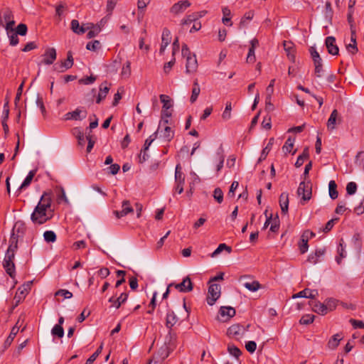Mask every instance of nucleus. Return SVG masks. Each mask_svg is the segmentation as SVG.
I'll list each match as a JSON object with an SVG mask.
<instances>
[{"label":"nucleus","instance_id":"nucleus-1","mask_svg":"<svg viewBox=\"0 0 364 364\" xmlns=\"http://www.w3.org/2000/svg\"><path fill=\"white\" fill-rule=\"evenodd\" d=\"M50 207V194L45 192L31 215V221L34 224L42 225L50 220L53 216Z\"/></svg>","mask_w":364,"mask_h":364},{"label":"nucleus","instance_id":"nucleus-2","mask_svg":"<svg viewBox=\"0 0 364 364\" xmlns=\"http://www.w3.org/2000/svg\"><path fill=\"white\" fill-rule=\"evenodd\" d=\"M18 236L15 235L14 233L11 235L9 245L2 262L5 272L13 279H15L16 275L14 259L18 250Z\"/></svg>","mask_w":364,"mask_h":364},{"label":"nucleus","instance_id":"nucleus-3","mask_svg":"<svg viewBox=\"0 0 364 364\" xmlns=\"http://www.w3.org/2000/svg\"><path fill=\"white\" fill-rule=\"evenodd\" d=\"M176 335L168 331L166 337L165 343L159 349L157 353L153 356L147 364H161L163 361L168 357L171 351L175 348Z\"/></svg>","mask_w":364,"mask_h":364},{"label":"nucleus","instance_id":"nucleus-4","mask_svg":"<svg viewBox=\"0 0 364 364\" xmlns=\"http://www.w3.org/2000/svg\"><path fill=\"white\" fill-rule=\"evenodd\" d=\"M4 23H5L4 28L6 30L12 28L15 25L13 12L8 7L2 8L0 10V25H4Z\"/></svg>","mask_w":364,"mask_h":364},{"label":"nucleus","instance_id":"nucleus-5","mask_svg":"<svg viewBox=\"0 0 364 364\" xmlns=\"http://www.w3.org/2000/svg\"><path fill=\"white\" fill-rule=\"evenodd\" d=\"M168 123V119H164L162 123H160L156 132L160 134V137H162L165 141L169 142L174 136V131L166 125Z\"/></svg>","mask_w":364,"mask_h":364},{"label":"nucleus","instance_id":"nucleus-6","mask_svg":"<svg viewBox=\"0 0 364 364\" xmlns=\"http://www.w3.org/2000/svg\"><path fill=\"white\" fill-rule=\"evenodd\" d=\"M297 194L302 196V201L301 202L302 204L309 200L311 198V184L309 183H306L304 181L301 182L297 189Z\"/></svg>","mask_w":364,"mask_h":364},{"label":"nucleus","instance_id":"nucleus-7","mask_svg":"<svg viewBox=\"0 0 364 364\" xmlns=\"http://www.w3.org/2000/svg\"><path fill=\"white\" fill-rule=\"evenodd\" d=\"M220 296V286L218 284H212L208 288L207 303L213 306Z\"/></svg>","mask_w":364,"mask_h":364},{"label":"nucleus","instance_id":"nucleus-8","mask_svg":"<svg viewBox=\"0 0 364 364\" xmlns=\"http://www.w3.org/2000/svg\"><path fill=\"white\" fill-rule=\"evenodd\" d=\"M87 117V111L83 109L82 108H77L73 112H69L66 113L63 119L65 121L68 120H82Z\"/></svg>","mask_w":364,"mask_h":364},{"label":"nucleus","instance_id":"nucleus-9","mask_svg":"<svg viewBox=\"0 0 364 364\" xmlns=\"http://www.w3.org/2000/svg\"><path fill=\"white\" fill-rule=\"evenodd\" d=\"M171 284H173V287L180 292L186 293L193 290V284L189 277H185L181 283L172 282Z\"/></svg>","mask_w":364,"mask_h":364},{"label":"nucleus","instance_id":"nucleus-10","mask_svg":"<svg viewBox=\"0 0 364 364\" xmlns=\"http://www.w3.org/2000/svg\"><path fill=\"white\" fill-rule=\"evenodd\" d=\"M134 213V208L131 205L130 201L128 200H124L122 201L121 210H114L113 212L116 218L118 219L127 215L129 213Z\"/></svg>","mask_w":364,"mask_h":364},{"label":"nucleus","instance_id":"nucleus-11","mask_svg":"<svg viewBox=\"0 0 364 364\" xmlns=\"http://www.w3.org/2000/svg\"><path fill=\"white\" fill-rule=\"evenodd\" d=\"M42 57L43 60L41 62V64H44L47 65H51L56 59V50L54 48H47Z\"/></svg>","mask_w":364,"mask_h":364},{"label":"nucleus","instance_id":"nucleus-12","mask_svg":"<svg viewBox=\"0 0 364 364\" xmlns=\"http://www.w3.org/2000/svg\"><path fill=\"white\" fill-rule=\"evenodd\" d=\"M191 5V4L188 0L179 1L171 6L170 12L173 15H178L183 13Z\"/></svg>","mask_w":364,"mask_h":364},{"label":"nucleus","instance_id":"nucleus-13","mask_svg":"<svg viewBox=\"0 0 364 364\" xmlns=\"http://www.w3.org/2000/svg\"><path fill=\"white\" fill-rule=\"evenodd\" d=\"M73 65V58L71 51H68L67 53V59L61 62L60 65L55 64L54 69L58 72H64L66 70L70 68Z\"/></svg>","mask_w":364,"mask_h":364},{"label":"nucleus","instance_id":"nucleus-14","mask_svg":"<svg viewBox=\"0 0 364 364\" xmlns=\"http://www.w3.org/2000/svg\"><path fill=\"white\" fill-rule=\"evenodd\" d=\"M326 46L329 54L336 55L338 54L339 49L336 44V38L333 36H328L325 41Z\"/></svg>","mask_w":364,"mask_h":364},{"label":"nucleus","instance_id":"nucleus-15","mask_svg":"<svg viewBox=\"0 0 364 364\" xmlns=\"http://www.w3.org/2000/svg\"><path fill=\"white\" fill-rule=\"evenodd\" d=\"M198 68V62L196 55H189L186 58V72L192 73L196 71Z\"/></svg>","mask_w":364,"mask_h":364},{"label":"nucleus","instance_id":"nucleus-16","mask_svg":"<svg viewBox=\"0 0 364 364\" xmlns=\"http://www.w3.org/2000/svg\"><path fill=\"white\" fill-rule=\"evenodd\" d=\"M128 299V294L122 292L117 298L112 296L109 299V302L112 303L111 307L119 309L122 304L125 303Z\"/></svg>","mask_w":364,"mask_h":364},{"label":"nucleus","instance_id":"nucleus-17","mask_svg":"<svg viewBox=\"0 0 364 364\" xmlns=\"http://www.w3.org/2000/svg\"><path fill=\"white\" fill-rule=\"evenodd\" d=\"M318 295V290L316 289H304V290L299 291V293L293 295V298H309V299H315Z\"/></svg>","mask_w":364,"mask_h":364},{"label":"nucleus","instance_id":"nucleus-18","mask_svg":"<svg viewBox=\"0 0 364 364\" xmlns=\"http://www.w3.org/2000/svg\"><path fill=\"white\" fill-rule=\"evenodd\" d=\"M161 45L159 50V53L163 54L165 51L166 47L168 46V44L171 42V32L170 31L165 28L163 30L162 32V37H161Z\"/></svg>","mask_w":364,"mask_h":364},{"label":"nucleus","instance_id":"nucleus-19","mask_svg":"<svg viewBox=\"0 0 364 364\" xmlns=\"http://www.w3.org/2000/svg\"><path fill=\"white\" fill-rule=\"evenodd\" d=\"M109 90L108 82L105 81L100 85L99 93L96 99V103L100 104L107 96Z\"/></svg>","mask_w":364,"mask_h":364},{"label":"nucleus","instance_id":"nucleus-20","mask_svg":"<svg viewBox=\"0 0 364 364\" xmlns=\"http://www.w3.org/2000/svg\"><path fill=\"white\" fill-rule=\"evenodd\" d=\"M309 304L311 306L312 310L318 314L323 316L328 313L325 303H321L318 301H313L310 302Z\"/></svg>","mask_w":364,"mask_h":364},{"label":"nucleus","instance_id":"nucleus-21","mask_svg":"<svg viewBox=\"0 0 364 364\" xmlns=\"http://www.w3.org/2000/svg\"><path fill=\"white\" fill-rule=\"evenodd\" d=\"M245 331L243 326L239 324L232 325L228 329V334L230 336H242Z\"/></svg>","mask_w":364,"mask_h":364},{"label":"nucleus","instance_id":"nucleus-22","mask_svg":"<svg viewBox=\"0 0 364 364\" xmlns=\"http://www.w3.org/2000/svg\"><path fill=\"white\" fill-rule=\"evenodd\" d=\"M90 27L89 26H80V23L78 21L73 19L71 21V29L73 31L77 34H83L85 33L87 30H89Z\"/></svg>","mask_w":364,"mask_h":364},{"label":"nucleus","instance_id":"nucleus-23","mask_svg":"<svg viewBox=\"0 0 364 364\" xmlns=\"http://www.w3.org/2000/svg\"><path fill=\"white\" fill-rule=\"evenodd\" d=\"M166 326L169 329L168 331H171V328L178 321V318L175 313L173 311H168L166 314Z\"/></svg>","mask_w":364,"mask_h":364},{"label":"nucleus","instance_id":"nucleus-24","mask_svg":"<svg viewBox=\"0 0 364 364\" xmlns=\"http://www.w3.org/2000/svg\"><path fill=\"white\" fill-rule=\"evenodd\" d=\"M36 173V170L30 171L28 172V175L26 176V177L25 178L24 181H23V183L18 188V191H21L22 190L30 186V184L31 183V181H32L33 177L35 176Z\"/></svg>","mask_w":364,"mask_h":364},{"label":"nucleus","instance_id":"nucleus-25","mask_svg":"<svg viewBox=\"0 0 364 364\" xmlns=\"http://www.w3.org/2000/svg\"><path fill=\"white\" fill-rule=\"evenodd\" d=\"M325 254L324 249L316 250L314 254H311L308 257V261L311 264H316L319 262L320 257Z\"/></svg>","mask_w":364,"mask_h":364},{"label":"nucleus","instance_id":"nucleus-26","mask_svg":"<svg viewBox=\"0 0 364 364\" xmlns=\"http://www.w3.org/2000/svg\"><path fill=\"white\" fill-rule=\"evenodd\" d=\"M220 314L223 318L225 317L228 320L235 315V310L230 306H222L220 309Z\"/></svg>","mask_w":364,"mask_h":364},{"label":"nucleus","instance_id":"nucleus-27","mask_svg":"<svg viewBox=\"0 0 364 364\" xmlns=\"http://www.w3.org/2000/svg\"><path fill=\"white\" fill-rule=\"evenodd\" d=\"M225 160L224 151L222 147H220L216 152V161H218V164L216 166L217 172L220 171V170L223 167Z\"/></svg>","mask_w":364,"mask_h":364},{"label":"nucleus","instance_id":"nucleus-28","mask_svg":"<svg viewBox=\"0 0 364 364\" xmlns=\"http://www.w3.org/2000/svg\"><path fill=\"white\" fill-rule=\"evenodd\" d=\"M279 204L281 207L282 213L286 214L288 212L289 207V198L288 194L282 193L279 197Z\"/></svg>","mask_w":364,"mask_h":364},{"label":"nucleus","instance_id":"nucleus-29","mask_svg":"<svg viewBox=\"0 0 364 364\" xmlns=\"http://www.w3.org/2000/svg\"><path fill=\"white\" fill-rule=\"evenodd\" d=\"M175 182L176 183H184L185 176L182 172V168L180 164H178L175 169Z\"/></svg>","mask_w":364,"mask_h":364},{"label":"nucleus","instance_id":"nucleus-30","mask_svg":"<svg viewBox=\"0 0 364 364\" xmlns=\"http://www.w3.org/2000/svg\"><path fill=\"white\" fill-rule=\"evenodd\" d=\"M7 36L9 38V43L12 46H16L18 42L19 39L18 37V34L14 32V27L12 28H9V30H6Z\"/></svg>","mask_w":364,"mask_h":364},{"label":"nucleus","instance_id":"nucleus-31","mask_svg":"<svg viewBox=\"0 0 364 364\" xmlns=\"http://www.w3.org/2000/svg\"><path fill=\"white\" fill-rule=\"evenodd\" d=\"M200 88L198 85V80H196L193 85L192 93H191V96L190 97V101L191 103H194L197 100L198 97L200 95Z\"/></svg>","mask_w":364,"mask_h":364},{"label":"nucleus","instance_id":"nucleus-32","mask_svg":"<svg viewBox=\"0 0 364 364\" xmlns=\"http://www.w3.org/2000/svg\"><path fill=\"white\" fill-rule=\"evenodd\" d=\"M338 112L337 109H333L328 119L327 127L328 129L333 130L335 129L336 119L338 117Z\"/></svg>","mask_w":364,"mask_h":364},{"label":"nucleus","instance_id":"nucleus-33","mask_svg":"<svg viewBox=\"0 0 364 364\" xmlns=\"http://www.w3.org/2000/svg\"><path fill=\"white\" fill-rule=\"evenodd\" d=\"M343 339L341 334L336 333L332 336L328 343V346L331 349H335L339 345L340 341Z\"/></svg>","mask_w":364,"mask_h":364},{"label":"nucleus","instance_id":"nucleus-34","mask_svg":"<svg viewBox=\"0 0 364 364\" xmlns=\"http://www.w3.org/2000/svg\"><path fill=\"white\" fill-rule=\"evenodd\" d=\"M242 285L250 291H256L260 289L261 285L257 281H249L243 282Z\"/></svg>","mask_w":364,"mask_h":364},{"label":"nucleus","instance_id":"nucleus-35","mask_svg":"<svg viewBox=\"0 0 364 364\" xmlns=\"http://www.w3.org/2000/svg\"><path fill=\"white\" fill-rule=\"evenodd\" d=\"M223 17L222 22L227 26H232L231 23V11L228 7H223L222 9Z\"/></svg>","mask_w":364,"mask_h":364},{"label":"nucleus","instance_id":"nucleus-36","mask_svg":"<svg viewBox=\"0 0 364 364\" xmlns=\"http://www.w3.org/2000/svg\"><path fill=\"white\" fill-rule=\"evenodd\" d=\"M87 26H89L90 29L87 34L88 38H92L96 36L101 31L100 25H94L93 23H87Z\"/></svg>","mask_w":364,"mask_h":364},{"label":"nucleus","instance_id":"nucleus-37","mask_svg":"<svg viewBox=\"0 0 364 364\" xmlns=\"http://www.w3.org/2000/svg\"><path fill=\"white\" fill-rule=\"evenodd\" d=\"M18 323L12 328L10 334L7 337V338L5 341V345L6 346H10L12 341H14V338L16 337V334L18 333L19 331V327L18 326Z\"/></svg>","mask_w":364,"mask_h":364},{"label":"nucleus","instance_id":"nucleus-38","mask_svg":"<svg viewBox=\"0 0 364 364\" xmlns=\"http://www.w3.org/2000/svg\"><path fill=\"white\" fill-rule=\"evenodd\" d=\"M309 156L308 148H305L303 151V153L299 155L296 159L295 163V166L299 168L301 166L304 164V159H308Z\"/></svg>","mask_w":364,"mask_h":364},{"label":"nucleus","instance_id":"nucleus-39","mask_svg":"<svg viewBox=\"0 0 364 364\" xmlns=\"http://www.w3.org/2000/svg\"><path fill=\"white\" fill-rule=\"evenodd\" d=\"M159 97L163 104V109H168L173 106L171 100L168 95L162 94L160 95Z\"/></svg>","mask_w":364,"mask_h":364},{"label":"nucleus","instance_id":"nucleus-40","mask_svg":"<svg viewBox=\"0 0 364 364\" xmlns=\"http://www.w3.org/2000/svg\"><path fill=\"white\" fill-rule=\"evenodd\" d=\"M337 185L334 181H331L328 184L329 196L332 199H336L338 196V193L336 190Z\"/></svg>","mask_w":364,"mask_h":364},{"label":"nucleus","instance_id":"nucleus-41","mask_svg":"<svg viewBox=\"0 0 364 364\" xmlns=\"http://www.w3.org/2000/svg\"><path fill=\"white\" fill-rule=\"evenodd\" d=\"M338 255L336 257V261L338 264H341L342 259L346 257L345 246L341 242L338 247Z\"/></svg>","mask_w":364,"mask_h":364},{"label":"nucleus","instance_id":"nucleus-42","mask_svg":"<svg viewBox=\"0 0 364 364\" xmlns=\"http://www.w3.org/2000/svg\"><path fill=\"white\" fill-rule=\"evenodd\" d=\"M274 138L269 139V141L267 145L263 149V150L262 151L261 156L259 159V161H261L266 159L267 154H269V152L272 148V146L274 144Z\"/></svg>","mask_w":364,"mask_h":364},{"label":"nucleus","instance_id":"nucleus-43","mask_svg":"<svg viewBox=\"0 0 364 364\" xmlns=\"http://www.w3.org/2000/svg\"><path fill=\"white\" fill-rule=\"evenodd\" d=\"M295 139H292L291 137H289L284 145L282 147V150L284 152L285 154L290 153L291 151V149L294 146Z\"/></svg>","mask_w":364,"mask_h":364},{"label":"nucleus","instance_id":"nucleus-44","mask_svg":"<svg viewBox=\"0 0 364 364\" xmlns=\"http://www.w3.org/2000/svg\"><path fill=\"white\" fill-rule=\"evenodd\" d=\"M224 250H227L229 253H230L232 251V248L230 246H228L225 243H221L218 245V247L213 252L212 257H215V256L218 255Z\"/></svg>","mask_w":364,"mask_h":364},{"label":"nucleus","instance_id":"nucleus-45","mask_svg":"<svg viewBox=\"0 0 364 364\" xmlns=\"http://www.w3.org/2000/svg\"><path fill=\"white\" fill-rule=\"evenodd\" d=\"M43 237L47 242H54L57 239L55 233L52 230L46 231L43 233Z\"/></svg>","mask_w":364,"mask_h":364},{"label":"nucleus","instance_id":"nucleus-46","mask_svg":"<svg viewBox=\"0 0 364 364\" xmlns=\"http://www.w3.org/2000/svg\"><path fill=\"white\" fill-rule=\"evenodd\" d=\"M51 333L53 336L61 338L64 336V329L60 325H55L51 330Z\"/></svg>","mask_w":364,"mask_h":364},{"label":"nucleus","instance_id":"nucleus-47","mask_svg":"<svg viewBox=\"0 0 364 364\" xmlns=\"http://www.w3.org/2000/svg\"><path fill=\"white\" fill-rule=\"evenodd\" d=\"M283 45H284V48L285 51L287 52L288 57L291 60H294V55L293 54L294 49H293L291 43L284 41Z\"/></svg>","mask_w":364,"mask_h":364},{"label":"nucleus","instance_id":"nucleus-48","mask_svg":"<svg viewBox=\"0 0 364 364\" xmlns=\"http://www.w3.org/2000/svg\"><path fill=\"white\" fill-rule=\"evenodd\" d=\"M232 104L230 102H227L225 110L223 112L222 117L225 120H228L231 117Z\"/></svg>","mask_w":364,"mask_h":364},{"label":"nucleus","instance_id":"nucleus-49","mask_svg":"<svg viewBox=\"0 0 364 364\" xmlns=\"http://www.w3.org/2000/svg\"><path fill=\"white\" fill-rule=\"evenodd\" d=\"M228 351L230 355L236 358H238L242 353L241 350L234 345H228Z\"/></svg>","mask_w":364,"mask_h":364},{"label":"nucleus","instance_id":"nucleus-50","mask_svg":"<svg viewBox=\"0 0 364 364\" xmlns=\"http://www.w3.org/2000/svg\"><path fill=\"white\" fill-rule=\"evenodd\" d=\"M102 348L103 344L102 343L97 349V350L86 360L85 364H92L101 353Z\"/></svg>","mask_w":364,"mask_h":364},{"label":"nucleus","instance_id":"nucleus-51","mask_svg":"<svg viewBox=\"0 0 364 364\" xmlns=\"http://www.w3.org/2000/svg\"><path fill=\"white\" fill-rule=\"evenodd\" d=\"M324 303L328 312L334 310L337 306V300L332 298L326 299Z\"/></svg>","mask_w":364,"mask_h":364},{"label":"nucleus","instance_id":"nucleus-52","mask_svg":"<svg viewBox=\"0 0 364 364\" xmlns=\"http://www.w3.org/2000/svg\"><path fill=\"white\" fill-rule=\"evenodd\" d=\"M75 131L76 132V137L79 145L84 146L86 140V136H85L84 133L78 128H75Z\"/></svg>","mask_w":364,"mask_h":364},{"label":"nucleus","instance_id":"nucleus-53","mask_svg":"<svg viewBox=\"0 0 364 364\" xmlns=\"http://www.w3.org/2000/svg\"><path fill=\"white\" fill-rule=\"evenodd\" d=\"M101 43L99 41L95 40L93 41L88 42L86 45V48L89 50L95 51L100 48Z\"/></svg>","mask_w":364,"mask_h":364},{"label":"nucleus","instance_id":"nucleus-54","mask_svg":"<svg viewBox=\"0 0 364 364\" xmlns=\"http://www.w3.org/2000/svg\"><path fill=\"white\" fill-rule=\"evenodd\" d=\"M196 21H198V19L196 18L195 13H192L191 14L186 16L183 19H182L181 25H188L192 22L195 23Z\"/></svg>","mask_w":364,"mask_h":364},{"label":"nucleus","instance_id":"nucleus-55","mask_svg":"<svg viewBox=\"0 0 364 364\" xmlns=\"http://www.w3.org/2000/svg\"><path fill=\"white\" fill-rule=\"evenodd\" d=\"M315 316L312 314H306L303 316L299 323L303 325H308L314 322Z\"/></svg>","mask_w":364,"mask_h":364},{"label":"nucleus","instance_id":"nucleus-56","mask_svg":"<svg viewBox=\"0 0 364 364\" xmlns=\"http://www.w3.org/2000/svg\"><path fill=\"white\" fill-rule=\"evenodd\" d=\"M308 239L301 235V242L299 244V250L301 254H304L308 250Z\"/></svg>","mask_w":364,"mask_h":364},{"label":"nucleus","instance_id":"nucleus-57","mask_svg":"<svg viewBox=\"0 0 364 364\" xmlns=\"http://www.w3.org/2000/svg\"><path fill=\"white\" fill-rule=\"evenodd\" d=\"M213 198L217 200L218 203H221L223 201V192L220 188H216L214 190Z\"/></svg>","mask_w":364,"mask_h":364},{"label":"nucleus","instance_id":"nucleus-58","mask_svg":"<svg viewBox=\"0 0 364 364\" xmlns=\"http://www.w3.org/2000/svg\"><path fill=\"white\" fill-rule=\"evenodd\" d=\"M158 135V132H155L153 134L149 136L148 139H146L144 145V148L145 151H148L149 146H151V143L156 139Z\"/></svg>","mask_w":364,"mask_h":364},{"label":"nucleus","instance_id":"nucleus-59","mask_svg":"<svg viewBox=\"0 0 364 364\" xmlns=\"http://www.w3.org/2000/svg\"><path fill=\"white\" fill-rule=\"evenodd\" d=\"M16 231L18 233L19 232H21L23 233V231L25 230V224L21 222V221H17L14 226V228H13V232L11 234H14L15 235H16L15 233H14V231Z\"/></svg>","mask_w":364,"mask_h":364},{"label":"nucleus","instance_id":"nucleus-60","mask_svg":"<svg viewBox=\"0 0 364 364\" xmlns=\"http://www.w3.org/2000/svg\"><path fill=\"white\" fill-rule=\"evenodd\" d=\"M357 184L355 182H349L346 186V192L348 195L354 194L357 191Z\"/></svg>","mask_w":364,"mask_h":364},{"label":"nucleus","instance_id":"nucleus-61","mask_svg":"<svg viewBox=\"0 0 364 364\" xmlns=\"http://www.w3.org/2000/svg\"><path fill=\"white\" fill-rule=\"evenodd\" d=\"M27 26L24 23H20L17 26L15 33L20 36H25L27 33Z\"/></svg>","mask_w":364,"mask_h":364},{"label":"nucleus","instance_id":"nucleus-62","mask_svg":"<svg viewBox=\"0 0 364 364\" xmlns=\"http://www.w3.org/2000/svg\"><path fill=\"white\" fill-rule=\"evenodd\" d=\"M58 200L59 203L61 202L62 200H63L66 203H68V199L65 195V190L63 187H60L59 188V193H58Z\"/></svg>","mask_w":364,"mask_h":364},{"label":"nucleus","instance_id":"nucleus-63","mask_svg":"<svg viewBox=\"0 0 364 364\" xmlns=\"http://www.w3.org/2000/svg\"><path fill=\"white\" fill-rule=\"evenodd\" d=\"M55 296H61L65 299H70L73 296V294L67 289H60L56 291Z\"/></svg>","mask_w":364,"mask_h":364},{"label":"nucleus","instance_id":"nucleus-64","mask_svg":"<svg viewBox=\"0 0 364 364\" xmlns=\"http://www.w3.org/2000/svg\"><path fill=\"white\" fill-rule=\"evenodd\" d=\"M96 80V77L90 75L89 77H86L84 78H82L79 80V82L80 84L83 85H91L94 83V82Z\"/></svg>","mask_w":364,"mask_h":364}]
</instances>
